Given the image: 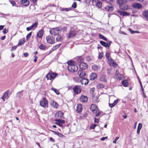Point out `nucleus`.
<instances>
[{
  "mask_svg": "<svg viewBox=\"0 0 148 148\" xmlns=\"http://www.w3.org/2000/svg\"><path fill=\"white\" fill-rule=\"evenodd\" d=\"M67 63L68 65L67 69L69 71L72 73H75L77 71L78 67L75 65V63L73 61L71 60L68 61Z\"/></svg>",
  "mask_w": 148,
  "mask_h": 148,
  "instance_id": "obj_1",
  "label": "nucleus"
},
{
  "mask_svg": "<svg viewBox=\"0 0 148 148\" xmlns=\"http://www.w3.org/2000/svg\"><path fill=\"white\" fill-rule=\"evenodd\" d=\"M127 0H118L117 2L119 5L120 9L122 10H126L128 8V6L126 3L127 2Z\"/></svg>",
  "mask_w": 148,
  "mask_h": 148,
  "instance_id": "obj_2",
  "label": "nucleus"
},
{
  "mask_svg": "<svg viewBox=\"0 0 148 148\" xmlns=\"http://www.w3.org/2000/svg\"><path fill=\"white\" fill-rule=\"evenodd\" d=\"M61 30V28L57 27L55 28H52L50 30V32L53 35H58Z\"/></svg>",
  "mask_w": 148,
  "mask_h": 148,
  "instance_id": "obj_3",
  "label": "nucleus"
},
{
  "mask_svg": "<svg viewBox=\"0 0 148 148\" xmlns=\"http://www.w3.org/2000/svg\"><path fill=\"white\" fill-rule=\"evenodd\" d=\"M73 90L75 94H78L80 93L81 92V86L77 85H75L73 88Z\"/></svg>",
  "mask_w": 148,
  "mask_h": 148,
  "instance_id": "obj_4",
  "label": "nucleus"
},
{
  "mask_svg": "<svg viewBox=\"0 0 148 148\" xmlns=\"http://www.w3.org/2000/svg\"><path fill=\"white\" fill-rule=\"evenodd\" d=\"M48 104V101L45 97L42 98L40 102V105L43 108H45Z\"/></svg>",
  "mask_w": 148,
  "mask_h": 148,
  "instance_id": "obj_5",
  "label": "nucleus"
},
{
  "mask_svg": "<svg viewBox=\"0 0 148 148\" xmlns=\"http://www.w3.org/2000/svg\"><path fill=\"white\" fill-rule=\"evenodd\" d=\"M92 2L93 5L99 8H101L102 6L101 2L98 0H92Z\"/></svg>",
  "mask_w": 148,
  "mask_h": 148,
  "instance_id": "obj_6",
  "label": "nucleus"
},
{
  "mask_svg": "<svg viewBox=\"0 0 148 148\" xmlns=\"http://www.w3.org/2000/svg\"><path fill=\"white\" fill-rule=\"evenodd\" d=\"M47 42L48 43L53 44L55 42V39L52 36H48L46 37Z\"/></svg>",
  "mask_w": 148,
  "mask_h": 148,
  "instance_id": "obj_7",
  "label": "nucleus"
},
{
  "mask_svg": "<svg viewBox=\"0 0 148 148\" xmlns=\"http://www.w3.org/2000/svg\"><path fill=\"white\" fill-rule=\"evenodd\" d=\"M98 109L95 104H93L91 105L90 110L93 113L97 112V111L98 110Z\"/></svg>",
  "mask_w": 148,
  "mask_h": 148,
  "instance_id": "obj_8",
  "label": "nucleus"
},
{
  "mask_svg": "<svg viewBox=\"0 0 148 148\" xmlns=\"http://www.w3.org/2000/svg\"><path fill=\"white\" fill-rule=\"evenodd\" d=\"M79 66L81 69L84 70L88 68V65L86 63L82 62L79 65Z\"/></svg>",
  "mask_w": 148,
  "mask_h": 148,
  "instance_id": "obj_9",
  "label": "nucleus"
},
{
  "mask_svg": "<svg viewBox=\"0 0 148 148\" xmlns=\"http://www.w3.org/2000/svg\"><path fill=\"white\" fill-rule=\"evenodd\" d=\"M79 100L81 102L83 103L86 102L88 100V97L86 96L82 95L80 97Z\"/></svg>",
  "mask_w": 148,
  "mask_h": 148,
  "instance_id": "obj_10",
  "label": "nucleus"
},
{
  "mask_svg": "<svg viewBox=\"0 0 148 148\" xmlns=\"http://www.w3.org/2000/svg\"><path fill=\"white\" fill-rule=\"evenodd\" d=\"M118 12L119 13L120 15L123 16H128L130 15L129 13L125 11H122L120 10L118 11Z\"/></svg>",
  "mask_w": 148,
  "mask_h": 148,
  "instance_id": "obj_11",
  "label": "nucleus"
},
{
  "mask_svg": "<svg viewBox=\"0 0 148 148\" xmlns=\"http://www.w3.org/2000/svg\"><path fill=\"white\" fill-rule=\"evenodd\" d=\"M99 79L100 81L103 82H107V79L105 75H101Z\"/></svg>",
  "mask_w": 148,
  "mask_h": 148,
  "instance_id": "obj_12",
  "label": "nucleus"
},
{
  "mask_svg": "<svg viewBox=\"0 0 148 148\" xmlns=\"http://www.w3.org/2000/svg\"><path fill=\"white\" fill-rule=\"evenodd\" d=\"M21 4L25 6H27L29 4V1L27 0H22L20 2Z\"/></svg>",
  "mask_w": 148,
  "mask_h": 148,
  "instance_id": "obj_13",
  "label": "nucleus"
},
{
  "mask_svg": "<svg viewBox=\"0 0 148 148\" xmlns=\"http://www.w3.org/2000/svg\"><path fill=\"white\" fill-rule=\"evenodd\" d=\"M90 79L91 80H94L97 77V74L95 73H92L90 76Z\"/></svg>",
  "mask_w": 148,
  "mask_h": 148,
  "instance_id": "obj_14",
  "label": "nucleus"
},
{
  "mask_svg": "<svg viewBox=\"0 0 148 148\" xmlns=\"http://www.w3.org/2000/svg\"><path fill=\"white\" fill-rule=\"evenodd\" d=\"M132 6L135 8L140 9L142 7V5L140 3H136L133 4Z\"/></svg>",
  "mask_w": 148,
  "mask_h": 148,
  "instance_id": "obj_15",
  "label": "nucleus"
},
{
  "mask_svg": "<svg viewBox=\"0 0 148 148\" xmlns=\"http://www.w3.org/2000/svg\"><path fill=\"white\" fill-rule=\"evenodd\" d=\"M63 115V113L61 111H59L57 112L55 114L56 117L57 118H61Z\"/></svg>",
  "mask_w": 148,
  "mask_h": 148,
  "instance_id": "obj_16",
  "label": "nucleus"
},
{
  "mask_svg": "<svg viewBox=\"0 0 148 148\" xmlns=\"http://www.w3.org/2000/svg\"><path fill=\"white\" fill-rule=\"evenodd\" d=\"M9 93V91L7 90L4 93L3 96L1 97V99L4 101H5V99L7 97Z\"/></svg>",
  "mask_w": 148,
  "mask_h": 148,
  "instance_id": "obj_17",
  "label": "nucleus"
},
{
  "mask_svg": "<svg viewBox=\"0 0 148 148\" xmlns=\"http://www.w3.org/2000/svg\"><path fill=\"white\" fill-rule=\"evenodd\" d=\"M76 33L75 31H70L69 34L68 38H70L76 35Z\"/></svg>",
  "mask_w": 148,
  "mask_h": 148,
  "instance_id": "obj_18",
  "label": "nucleus"
},
{
  "mask_svg": "<svg viewBox=\"0 0 148 148\" xmlns=\"http://www.w3.org/2000/svg\"><path fill=\"white\" fill-rule=\"evenodd\" d=\"M81 82L82 84L86 85L89 83V80L87 79L83 78L81 80Z\"/></svg>",
  "mask_w": 148,
  "mask_h": 148,
  "instance_id": "obj_19",
  "label": "nucleus"
},
{
  "mask_svg": "<svg viewBox=\"0 0 148 148\" xmlns=\"http://www.w3.org/2000/svg\"><path fill=\"white\" fill-rule=\"evenodd\" d=\"M100 43L101 45L105 47H108V48L109 47V44L108 43H106L102 40H101L100 41Z\"/></svg>",
  "mask_w": 148,
  "mask_h": 148,
  "instance_id": "obj_20",
  "label": "nucleus"
},
{
  "mask_svg": "<svg viewBox=\"0 0 148 148\" xmlns=\"http://www.w3.org/2000/svg\"><path fill=\"white\" fill-rule=\"evenodd\" d=\"M79 76L81 78H82L86 75L85 73L82 70H79L78 72Z\"/></svg>",
  "mask_w": 148,
  "mask_h": 148,
  "instance_id": "obj_21",
  "label": "nucleus"
},
{
  "mask_svg": "<svg viewBox=\"0 0 148 148\" xmlns=\"http://www.w3.org/2000/svg\"><path fill=\"white\" fill-rule=\"evenodd\" d=\"M43 30L42 29L37 34V38H41L43 34Z\"/></svg>",
  "mask_w": 148,
  "mask_h": 148,
  "instance_id": "obj_22",
  "label": "nucleus"
},
{
  "mask_svg": "<svg viewBox=\"0 0 148 148\" xmlns=\"http://www.w3.org/2000/svg\"><path fill=\"white\" fill-rule=\"evenodd\" d=\"M143 15L148 20V10L144 11L143 12Z\"/></svg>",
  "mask_w": 148,
  "mask_h": 148,
  "instance_id": "obj_23",
  "label": "nucleus"
},
{
  "mask_svg": "<svg viewBox=\"0 0 148 148\" xmlns=\"http://www.w3.org/2000/svg\"><path fill=\"white\" fill-rule=\"evenodd\" d=\"M51 105L55 108H57L58 106V104L55 101H52L51 102Z\"/></svg>",
  "mask_w": 148,
  "mask_h": 148,
  "instance_id": "obj_24",
  "label": "nucleus"
},
{
  "mask_svg": "<svg viewBox=\"0 0 148 148\" xmlns=\"http://www.w3.org/2000/svg\"><path fill=\"white\" fill-rule=\"evenodd\" d=\"M118 99H116L115 100L114 102L112 103H109V106L110 108H112L114 107L118 103Z\"/></svg>",
  "mask_w": 148,
  "mask_h": 148,
  "instance_id": "obj_25",
  "label": "nucleus"
},
{
  "mask_svg": "<svg viewBox=\"0 0 148 148\" xmlns=\"http://www.w3.org/2000/svg\"><path fill=\"white\" fill-rule=\"evenodd\" d=\"M77 111L79 112H81L82 110V105L81 104H78L77 106Z\"/></svg>",
  "mask_w": 148,
  "mask_h": 148,
  "instance_id": "obj_26",
  "label": "nucleus"
},
{
  "mask_svg": "<svg viewBox=\"0 0 148 148\" xmlns=\"http://www.w3.org/2000/svg\"><path fill=\"white\" fill-rule=\"evenodd\" d=\"M23 91V90H22L21 91L18 92L16 94V97L18 98H20L23 95L22 93Z\"/></svg>",
  "mask_w": 148,
  "mask_h": 148,
  "instance_id": "obj_27",
  "label": "nucleus"
},
{
  "mask_svg": "<svg viewBox=\"0 0 148 148\" xmlns=\"http://www.w3.org/2000/svg\"><path fill=\"white\" fill-rule=\"evenodd\" d=\"M46 77L48 80L53 79V78L52 77V75L51 73H49L46 76Z\"/></svg>",
  "mask_w": 148,
  "mask_h": 148,
  "instance_id": "obj_28",
  "label": "nucleus"
},
{
  "mask_svg": "<svg viewBox=\"0 0 148 148\" xmlns=\"http://www.w3.org/2000/svg\"><path fill=\"white\" fill-rule=\"evenodd\" d=\"M83 58L81 56H79L77 58V61L78 63H81L83 62Z\"/></svg>",
  "mask_w": 148,
  "mask_h": 148,
  "instance_id": "obj_29",
  "label": "nucleus"
},
{
  "mask_svg": "<svg viewBox=\"0 0 148 148\" xmlns=\"http://www.w3.org/2000/svg\"><path fill=\"white\" fill-rule=\"evenodd\" d=\"M63 38L62 37L58 35L56 38V40L57 41H62Z\"/></svg>",
  "mask_w": 148,
  "mask_h": 148,
  "instance_id": "obj_30",
  "label": "nucleus"
},
{
  "mask_svg": "<svg viewBox=\"0 0 148 148\" xmlns=\"http://www.w3.org/2000/svg\"><path fill=\"white\" fill-rule=\"evenodd\" d=\"M99 38L100 39H102L107 42L108 41L107 39L106 38H105L104 36L101 35V34H99Z\"/></svg>",
  "mask_w": 148,
  "mask_h": 148,
  "instance_id": "obj_31",
  "label": "nucleus"
},
{
  "mask_svg": "<svg viewBox=\"0 0 148 148\" xmlns=\"http://www.w3.org/2000/svg\"><path fill=\"white\" fill-rule=\"evenodd\" d=\"M122 84L125 87H127L128 85L127 81L126 80H124L122 82Z\"/></svg>",
  "mask_w": 148,
  "mask_h": 148,
  "instance_id": "obj_32",
  "label": "nucleus"
},
{
  "mask_svg": "<svg viewBox=\"0 0 148 148\" xmlns=\"http://www.w3.org/2000/svg\"><path fill=\"white\" fill-rule=\"evenodd\" d=\"M38 23L37 22H35V23L33 24L31 26H30L32 29H35L37 27Z\"/></svg>",
  "mask_w": 148,
  "mask_h": 148,
  "instance_id": "obj_33",
  "label": "nucleus"
},
{
  "mask_svg": "<svg viewBox=\"0 0 148 148\" xmlns=\"http://www.w3.org/2000/svg\"><path fill=\"white\" fill-rule=\"evenodd\" d=\"M110 54L109 53L107 52L106 53L105 56L107 59L108 60L110 61V60H112L111 58L110 57Z\"/></svg>",
  "mask_w": 148,
  "mask_h": 148,
  "instance_id": "obj_34",
  "label": "nucleus"
},
{
  "mask_svg": "<svg viewBox=\"0 0 148 148\" xmlns=\"http://www.w3.org/2000/svg\"><path fill=\"white\" fill-rule=\"evenodd\" d=\"M92 68L93 70L95 71L97 70L99 68V66L97 65L94 64L92 66Z\"/></svg>",
  "mask_w": 148,
  "mask_h": 148,
  "instance_id": "obj_35",
  "label": "nucleus"
},
{
  "mask_svg": "<svg viewBox=\"0 0 148 148\" xmlns=\"http://www.w3.org/2000/svg\"><path fill=\"white\" fill-rule=\"evenodd\" d=\"M25 39H23L22 40H20L17 46H20L23 45L25 42Z\"/></svg>",
  "mask_w": 148,
  "mask_h": 148,
  "instance_id": "obj_36",
  "label": "nucleus"
},
{
  "mask_svg": "<svg viewBox=\"0 0 148 148\" xmlns=\"http://www.w3.org/2000/svg\"><path fill=\"white\" fill-rule=\"evenodd\" d=\"M39 48L41 49L45 50L46 48L47 47L45 45L41 44L39 46Z\"/></svg>",
  "mask_w": 148,
  "mask_h": 148,
  "instance_id": "obj_37",
  "label": "nucleus"
},
{
  "mask_svg": "<svg viewBox=\"0 0 148 148\" xmlns=\"http://www.w3.org/2000/svg\"><path fill=\"white\" fill-rule=\"evenodd\" d=\"M55 121L60 123L63 124L65 123L64 121L62 120L56 119L55 120Z\"/></svg>",
  "mask_w": 148,
  "mask_h": 148,
  "instance_id": "obj_38",
  "label": "nucleus"
},
{
  "mask_svg": "<svg viewBox=\"0 0 148 148\" xmlns=\"http://www.w3.org/2000/svg\"><path fill=\"white\" fill-rule=\"evenodd\" d=\"M104 86V85L103 84L100 83L97 86V88L98 89H99L103 88Z\"/></svg>",
  "mask_w": 148,
  "mask_h": 148,
  "instance_id": "obj_39",
  "label": "nucleus"
},
{
  "mask_svg": "<svg viewBox=\"0 0 148 148\" xmlns=\"http://www.w3.org/2000/svg\"><path fill=\"white\" fill-rule=\"evenodd\" d=\"M51 90L53 91L57 95H59V92L58 90H57L56 89L52 87Z\"/></svg>",
  "mask_w": 148,
  "mask_h": 148,
  "instance_id": "obj_40",
  "label": "nucleus"
},
{
  "mask_svg": "<svg viewBox=\"0 0 148 148\" xmlns=\"http://www.w3.org/2000/svg\"><path fill=\"white\" fill-rule=\"evenodd\" d=\"M129 31L131 32L132 34H134V33H139L140 32L138 31H135L132 30V29L130 28L129 29Z\"/></svg>",
  "mask_w": 148,
  "mask_h": 148,
  "instance_id": "obj_41",
  "label": "nucleus"
},
{
  "mask_svg": "<svg viewBox=\"0 0 148 148\" xmlns=\"http://www.w3.org/2000/svg\"><path fill=\"white\" fill-rule=\"evenodd\" d=\"M61 44H58L57 45H55L54 46L53 48V50H56V49H57L60 45Z\"/></svg>",
  "mask_w": 148,
  "mask_h": 148,
  "instance_id": "obj_42",
  "label": "nucleus"
},
{
  "mask_svg": "<svg viewBox=\"0 0 148 148\" xmlns=\"http://www.w3.org/2000/svg\"><path fill=\"white\" fill-rule=\"evenodd\" d=\"M123 76L121 74H119V75L118 76H116V77L118 79H121L123 78Z\"/></svg>",
  "mask_w": 148,
  "mask_h": 148,
  "instance_id": "obj_43",
  "label": "nucleus"
},
{
  "mask_svg": "<svg viewBox=\"0 0 148 148\" xmlns=\"http://www.w3.org/2000/svg\"><path fill=\"white\" fill-rule=\"evenodd\" d=\"M95 113H96V114H95V116H96L98 117L100 115L101 112V111L98 109V110L97 111V112H95Z\"/></svg>",
  "mask_w": 148,
  "mask_h": 148,
  "instance_id": "obj_44",
  "label": "nucleus"
},
{
  "mask_svg": "<svg viewBox=\"0 0 148 148\" xmlns=\"http://www.w3.org/2000/svg\"><path fill=\"white\" fill-rule=\"evenodd\" d=\"M56 135H57L58 136L61 138H64L65 137V136L61 133L58 132L57 134Z\"/></svg>",
  "mask_w": 148,
  "mask_h": 148,
  "instance_id": "obj_45",
  "label": "nucleus"
},
{
  "mask_svg": "<svg viewBox=\"0 0 148 148\" xmlns=\"http://www.w3.org/2000/svg\"><path fill=\"white\" fill-rule=\"evenodd\" d=\"M32 34V32H31L29 33L27 35L26 38L27 40H28L29 38L31 36Z\"/></svg>",
  "mask_w": 148,
  "mask_h": 148,
  "instance_id": "obj_46",
  "label": "nucleus"
},
{
  "mask_svg": "<svg viewBox=\"0 0 148 148\" xmlns=\"http://www.w3.org/2000/svg\"><path fill=\"white\" fill-rule=\"evenodd\" d=\"M106 9L109 11H112L113 10V8L112 7H107L106 8Z\"/></svg>",
  "mask_w": 148,
  "mask_h": 148,
  "instance_id": "obj_47",
  "label": "nucleus"
},
{
  "mask_svg": "<svg viewBox=\"0 0 148 148\" xmlns=\"http://www.w3.org/2000/svg\"><path fill=\"white\" fill-rule=\"evenodd\" d=\"M103 57V53L102 52L100 53L99 55V59H101Z\"/></svg>",
  "mask_w": 148,
  "mask_h": 148,
  "instance_id": "obj_48",
  "label": "nucleus"
},
{
  "mask_svg": "<svg viewBox=\"0 0 148 148\" xmlns=\"http://www.w3.org/2000/svg\"><path fill=\"white\" fill-rule=\"evenodd\" d=\"M97 126V125L96 124H92L91 125L90 128L91 129H94Z\"/></svg>",
  "mask_w": 148,
  "mask_h": 148,
  "instance_id": "obj_49",
  "label": "nucleus"
},
{
  "mask_svg": "<svg viewBox=\"0 0 148 148\" xmlns=\"http://www.w3.org/2000/svg\"><path fill=\"white\" fill-rule=\"evenodd\" d=\"M112 71V69H108L107 70V73L108 75H110L111 74V71Z\"/></svg>",
  "mask_w": 148,
  "mask_h": 148,
  "instance_id": "obj_50",
  "label": "nucleus"
},
{
  "mask_svg": "<svg viewBox=\"0 0 148 148\" xmlns=\"http://www.w3.org/2000/svg\"><path fill=\"white\" fill-rule=\"evenodd\" d=\"M76 6H77L76 3L75 2H74L72 5V7L74 8H75L76 7Z\"/></svg>",
  "mask_w": 148,
  "mask_h": 148,
  "instance_id": "obj_51",
  "label": "nucleus"
},
{
  "mask_svg": "<svg viewBox=\"0 0 148 148\" xmlns=\"http://www.w3.org/2000/svg\"><path fill=\"white\" fill-rule=\"evenodd\" d=\"M142 126V125L141 123H139L138 125L137 129H138L141 130Z\"/></svg>",
  "mask_w": 148,
  "mask_h": 148,
  "instance_id": "obj_52",
  "label": "nucleus"
},
{
  "mask_svg": "<svg viewBox=\"0 0 148 148\" xmlns=\"http://www.w3.org/2000/svg\"><path fill=\"white\" fill-rule=\"evenodd\" d=\"M10 2L11 4L13 6H15L16 4V3L14 1H10Z\"/></svg>",
  "mask_w": 148,
  "mask_h": 148,
  "instance_id": "obj_53",
  "label": "nucleus"
},
{
  "mask_svg": "<svg viewBox=\"0 0 148 148\" xmlns=\"http://www.w3.org/2000/svg\"><path fill=\"white\" fill-rule=\"evenodd\" d=\"M51 74L54 79L56 76L57 75V74H56V73H51Z\"/></svg>",
  "mask_w": 148,
  "mask_h": 148,
  "instance_id": "obj_54",
  "label": "nucleus"
},
{
  "mask_svg": "<svg viewBox=\"0 0 148 148\" xmlns=\"http://www.w3.org/2000/svg\"><path fill=\"white\" fill-rule=\"evenodd\" d=\"M8 32V30H6V29H4L3 31V33L4 34H6Z\"/></svg>",
  "mask_w": 148,
  "mask_h": 148,
  "instance_id": "obj_55",
  "label": "nucleus"
},
{
  "mask_svg": "<svg viewBox=\"0 0 148 148\" xmlns=\"http://www.w3.org/2000/svg\"><path fill=\"white\" fill-rule=\"evenodd\" d=\"M99 119H98L96 118H95V119L94 121L95 123H98L99 122Z\"/></svg>",
  "mask_w": 148,
  "mask_h": 148,
  "instance_id": "obj_56",
  "label": "nucleus"
},
{
  "mask_svg": "<svg viewBox=\"0 0 148 148\" xmlns=\"http://www.w3.org/2000/svg\"><path fill=\"white\" fill-rule=\"evenodd\" d=\"M23 55L25 57H27L28 56L29 54L27 53H24Z\"/></svg>",
  "mask_w": 148,
  "mask_h": 148,
  "instance_id": "obj_57",
  "label": "nucleus"
},
{
  "mask_svg": "<svg viewBox=\"0 0 148 148\" xmlns=\"http://www.w3.org/2000/svg\"><path fill=\"white\" fill-rule=\"evenodd\" d=\"M86 60L88 61H90L91 60L90 57L89 56H87L86 57Z\"/></svg>",
  "mask_w": 148,
  "mask_h": 148,
  "instance_id": "obj_58",
  "label": "nucleus"
},
{
  "mask_svg": "<svg viewBox=\"0 0 148 148\" xmlns=\"http://www.w3.org/2000/svg\"><path fill=\"white\" fill-rule=\"evenodd\" d=\"M32 29V28L30 26L29 27H27V28L26 29L27 31H29L30 30H31Z\"/></svg>",
  "mask_w": 148,
  "mask_h": 148,
  "instance_id": "obj_59",
  "label": "nucleus"
},
{
  "mask_svg": "<svg viewBox=\"0 0 148 148\" xmlns=\"http://www.w3.org/2000/svg\"><path fill=\"white\" fill-rule=\"evenodd\" d=\"M119 72L118 71V70H116V72L115 73V75L116 76H118V75H119Z\"/></svg>",
  "mask_w": 148,
  "mask_h": 148,
  "instance_id": "obj_60",
  "label": "nucleus"
},
{
  "mask_svg": "<svg viewBox=\"0 0 148 148\" xmlns=\"http://www.w3.org/2000/svg\"><path fill=\"white\" fill-rule=\"evenodd\" d=\"M17 47L16 46H14L12 47L11 48V50L13 51V50H15L16 49Z\"/></svg>",
  "mask_w": 148,
  "mask_h": 148,
  "instance_id": "obj_61",
  "label": "nucleus"
},
{
  "mask_svg": "<svg viewBox=\"0 0 148 148\" xmlns=\"http://www.w3.org/2000/svg\"><path fill=\"white\" fill-rule=\"evenodd\" d=\"M67 8H62L61 9V11H67Z\"/></svg>",
  "mask_w": 148,
  "mask_h": 148,
  "instance_id": "obj_62",
  "label": "nucleus"
},
{
  "mask_svg": "<svg viewBox=\"0 0 148 148\" xmlns=\"http://www.w3.org/2000/svg\"><path fill=\"white\" fill-rule=\"evenodd\" d=\"M56 124L57 125H58V126H61L62 125L61 124V123H59L58 122H56Z\"/></svg>",
  "mask_w": 148,
  "mask_h": 148,
  "instance_id": "obj_63",
  "label": "nucleus"
},
{
  "mask_svg": "<svg viewBox=\"0 0 148 148\" xmlns=\"http://www.w3.org/2000/svg\"><path fill=\"white\" fill-rule=\"evenodd\" d=\"M62 30L64 31H66L67 30V27H63L62 28Z\"/></svg>",
  "mask_w": 148,
  "mask_h": 148,
  "instance_id": "obj_64",
  "label": "nucleus"
}]
</instances>
